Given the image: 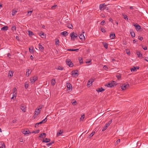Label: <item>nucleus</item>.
<instances>
[{
  "label": "nucleus",
  "instance_id": "obj_1",
  "mask_svg": "<svg viewBox=\"0 0 148 148\" xmlns=\"http://www.w3.org/2000/svg\"><path fill=\"white\" fill-rule=\"evenodd\" d=\"M42 141L44 143H48L47 144V145L49 147L50 146L52 145L54 143V141H52L51 142H50V139H41Z\"/></svg>",
  "mask_w": 148,
  "mask_h": 148
},
{
  "label": "nucleus",
  "instance_id": "obj_2",
  "mask_svg": "<svg viewBox=\"0 0 148 148\" xmlns=\"http://www.w3.org/2000/svg\"><path fill=\"white\" fill-rule=\"evenodd\" d=\"M70 37H71V40L72 41H74L75 40V38H76L78 37V35L76 34L74 32H72L70 35Z\"/></svg>",
  "mask_w": 148,
  "mask_h": 148
},
{
  "label": "nucleus",
  "instance_id": "obj_3",
  "mask_svg": "<svg viewBox=\"0 0 148 148\" xmlns=\"http://www.w3.org/2000/svg\"><path fill=\"white\" fill-rule=\"evenodd\" d=\"M22 133L24 134L25 135L27 136L29 134L31 133V132L27 129H23L22 131Z\"/></svg>",
  "mask_w": 148,
  "mask_h": 148
},
{
  "label": "nucleus",
  "instance_id": "obj_4",
  "mask_svg": "<svg viewBox=\"0 0 148 148\" xmlns=\"http://www.w3.org/2000/svg\"><path fill=\"white\" fill-rule=\"evenodd\" d=\"M116 82H115L113 81L111 83H110L108 84H105V85L106 86H107L108 87L111 88L113 87L114 86V85H116Z\"/></svg>",
  "mask_w": 148,
  "mask_h": 148
},
{
  "label": "nucleus",
  "instance_id": "obj_5",
  "mask_svg": "<svg viewBox=\"0 0 148 148\" xmlns=\"http://www.w3.org/2000/svg\"><path fill=\"white\" fill-rule=\"evenodd\" d=\"M129 87V85L128 84H123L121 86V88L123 90H125L128 88Z\"/></svg>",
  "mask_w": 148,
  "mask_h": 148
},
{
  "label": "nucleus",
  "instance_id": "obj_6",
  "mask_svg": "<svg viewBox=\"0 0 148 148\" xmlns=\"http://www.w3.org/2000/svg\"><path fill=\"white\" fill-rule=\"evenodd\" d=\"M42 108V107L39 106L38 108L36 109L34 115L37 116L39 114H40V112L41 109Z\"/></svg>",
  "mask_w": 148,
  "mask_h": 148
},
{
  "label": "nucleus",
  "instance_id": "obj_7",
  "mask_svg": "<svg viewBox=\"0 0 148 148\" xmlns=\"http://www.w3.org/2000/svg\"><path fill=\"white\" fill-rule=\"evenodd\" d=\"M37 79L38 77L36 76H34L33 77L30 78V81L31 83L33 84Z\"/></svg>",
  "mask_w": 148,
  "mask_h": 148
},
{
  "label": "nucleus",
  "instance_id": "obj_8",
  "mask_svg": "<svg viewBox=\"0 0 148 148\" xmlns=\"http://www.w3.org/2000/svg\"><path fill=\"white\" fill-rule=\"evenodd\" d=\"M95 80V78H93L90 79L88 82L87 83L88 86H91L92 84V83Z\"/></svg>",
  "mask_w": 148,
  "mask_h": 148
},
{
  "label": "nucleus",
  "instance_id": "obj_9",
  "mask_svg": "<svg viewBox=\"0 0 148 148\" xmlns=\"http://www.w3.org/2000/svg\"><path fill=\"white\" fill-rule=\"evenodd\" d=\"M106 5L105 3L101 4L99 5V8L101 10H103L105 8V7Z\"/></svg>",
  "mask_w": 148,
  "mask_h": 148
},
{
  "label": "nucleus",
  "instance_id": "obj_10",
  "mask_svg": "<svg viewBox=\"0 0 148 148\" xmlns=\"http://www.w3.org/2000/svg\"><path fill=\"white\" fill-rule=\"evenodd\" d=\"M134 26L135 27L137 31H138L141 28L140 25L137 24L134 25Z\"/></svg>",
  "mask_w": 148,
  "mask_h": 148
},
{
  "label": "nucleus",
  "instance_id": "obj_11",
  "mask_svg": "<svg viewBox=\"0 0 148 148\" xmlns=\"http://www.w3.org/2000/svg\"><path fill=\"white\" fill-rule=\"evenodd\" d=\"M26 106H21V109L23 112H25L26 111Z\"/></svg>",
  "mask_w": 148,
  "mask_h": 148
},
{
  "label": "nucleus",
  "instance_id": "obj_12",
  "mask_svg": "<svg viewBox=\"0 0 148 148\" xmlns=\"http://www.w3.org/2000/svg\"><path fill=\"white\" fill-rule=\"evenodd\" d=\"M66 85L67 88H69V89L72 88V85L69 83H67L66 84Z\"/></svg>",
  "mask_w": 148,
  "mask_h": 148
},
{
  "label": "nucleus",
  "instance_id": "obj_13",
  "mask_svg": "<svg viewBox=\"0 0 148 148\" xmlns=\"http://www.w3.org/2000/svg\"><path fill=\"white\" fill-rule=\"evenodd\" d=\"M5 147V145L3 142H0V148H4Z\"/></svg>",
  "mask_w": 148,
  "mask_h": 148
},
{
  "label": "nucleus",
  "instance_id": "obj_14",
  "mask_svg": "<svg viewBox=\"0 0 148 148\" xmlns=\"http://www.w3.org/2000/svg\"><path fill=\"white\" fill-rule=\"evenodd\" d=\"M105 90V89L103 88H99L96 90V91L98 92H101Z\"/></svg>",
  "mask_w": 148,
  "mask_h": 148
},
{
  "label": "nucleus",
  "instance_id": "obj_15",
  "mask_svg": "<svg viewBox=\"0 0 148 148\" xmlns=\"http://www.w3.org/2000/svg\"><path fill=\"white\" fill-rule=\"evenodd\" d=\"M79 38L80 39L83 40H84L85 39V37L83 35V34H81L80 35V36H79Z\"/></svg>",
  "mask_w": 148,
  "mask_h": 148
},
{
  "label": "nucleus",
  "instance_id": "obj_16",
  "mask_svg": "<svg viewBox=\"0 0 148 148\" xmlns=\"http://www.w3.org/2000/svg\"><path fill=\"white\" fill-rule=\"evenodd\" d=\"M69 34V33L66 31H64L61 33V34L63 35V36H66V35H67Z\"/></svg>",
  "mask_w": 148,
  "mask_h": 148
},
{
  "label": "nucleus",
  "instance_id": "obj_17",
  "mask_svg": "<svg viewBox=\"0 0 148 148\" xmlns=\"http://www.w3.org/2000/svg\"><path fill=\"white\" fill-rule=\"evenodd\" d=\"M31 71H32L29 72V69H27V71L26 73V75L27 77H28L29 76V74L31 73Z\"/></svg>",
  "mask_w": 148,
  "mask_h": 148
},
{
  "label": "nucleus",
  "instance_id": "obj_18",
  "mask_svg": "<svg viewBox=\"0 0 148 148\" xmlns=\"http://www.w3.org/2000/svg\"><path fill=\"white\" fill-rule=\"evenodd\" d=\"M67 27L70 28L72 29L73 28V26L71 24H70V23H69L68 24H67Z\"/></svg>",
  "mask_w": 148,
  "mask_h": 148
},
{
  "label": "nucleus",
  "instance_id": "obj_19",
  "mask_svg": "<svg viewBox=\"0 0 148 148\" xmlns=\"http://www.w3.org/2000/svg\"><path fill=\"white\" fill-rule=\"evenodd\" d=\"M102 44L103 45L104 47L106 49H107L108 48V44L107 43H105L104 42H102Z\"/></svg>",
  "mask_w": 148,
  "mask_h": 148
},
{
  "label": "nucleus",
  "instance_id": "obj_20",
  "mask_svg": "<svg viewBox=\"0 0 148 148\" xmlns=\"http://www.w3.org/2000/svg\"><path fill=\"white\" fill-rule=\"evenodd\" d=\"M73 76H74L75 75H77V76L78 75V71L77 70H76L74 71V72L72 74Z\"/></svg>",
  "mask_w": 148,
  "mask_h": 148
},
{
  "label": "nucleus",
  "instance_id": "obj_21",
  "mask_svg": "<svg viewBox=\"0 0 148 148\" xmlns=\"http://www.w3.org/2000/svg\"><path fill=\"white\" fill-rule=\"evenodd\" d=\"M8 27L7 26H5L1 28V30H2L6 31L8 30Z\"/></svg>",
  "mask_w": 148,
  "mask_h": 148
},
{
  "label": "nucleus",
  "instance_id": "obj_22",
  "mask_svg": "<svg viewBox=\"0 0 148 148\" xmlns=\"http://www.w3.org/2000/svg\"><path fill=\"white\" fill-rule=\"evenodd\" d=\"M56 83L55 79H53L51 81V84L52 85L54 86Z\"/></svg>",
  "mask_w": 148,
  "mask_h": 148
},
{
  "label": "nucleus",
  "instance_id": "obj_23",
  "mask_svg": "<svg viewBox=\"0 0 148 148\" xmlns=\"http://www.w3.org/2000/svg\"><path fill=\"white\" fill-rule=\"evenodd\" d=\"M112 120H111L110 121H109L108 123H107L105 126L108 127L112 123Z\"/></svg>",
  "mask_w": 148,
  "mask_h": 148
},
{
  "label": "nucleus",
  "instance_id": "obj_24",
  "mask_svg": "<svg viewBox=\"0 0 148 148\" xmlns=\"http://www.w3.org/2000/svg\"><path fill=\"white\" fill-rule=\"evenodd\" d=\"M40 36L42 38H45V35L44 34L43 32H41L40 34Z\"/></svg>",
  "mask_w": 148,
  "mask_h": 148
},
{
  "label": "nucleus",
  "instance_id": "obj_25",
  "mask_svg": "<svg viewBox=\"0 0 148 148\" xmlns=\"http://www.w3.org/2000/svg\"><path fill=\"white\" fill-rule=\"evenodd\" d=\"M39 48L40 50H43L44 48L42 46V45L40 44H39Z\"/></svg>",
  "mask_w": 148,
  "mask_h": 148
},
{
  "label": "nucleus",
  "instance_id": "obj_26",
  "mask_svg": "<svg viewBox=\"0 0 148 148\" xmlns=\"http://www.w3.org/2000/svg\"><path fill=\"white\" fill-rule=\"evenodd\" d=\"M79 50L78 49H68L67 51H78Z\"/></svg>",
  "mask_w": 148,
  "mask_h": 148
},
{
  "label": "nucleus",
  "instance_id": "obj_27",
  "mask_svg": "<svg viewBox=\"0 0 148 148\" xmlns=\"http://www.w3.org/2000/svg\"><path fill=\"white\" fill-rule=\"evenodd\" d=\"M122 15L124 17V18L125 20H126L127 21L128 20V18H127V15H126L125 14H122Z\"/></svg>",
  "mask_w": 148,
  "mask_h": 148
},
{
  "label": "nucleus",
  "instance_id": "obj_28",
  "mask_svg": "<svg viewBox=\"0 0 148 148\" xmlns=\"http://www.w3.org/2000/svg\"><path fill=\"white\" fill-rule=\"evenodd\" d=\"M17 11L16 10L14 9L12 10V14L13 16L17 12Z\"/></svg>",
  "mask_w": 148,
  "mask_h": 148
},
{
  "label": "nucleus",
  "instance_id": "obj_29",
  "mask_svg": "<svg viewBox=\"0 0 148 148\" xmlns=\"http://www.w3.org/2000/svg\"><path fill=\"white\" fill-rule=\"evenodd\" d=\"M115 37V34H110V37L111 39H113Z\"/></svg>",
  "mask_w": 148,
  "mask_h": 148
},
{
  "label": "nucleus",
  "instance_id": "obj_30",
  "mask_svg": "<svg viewBox=\"0 0 148 148\" xmlns=\"http://www.w3.org/2000/svg\"><path fill=\"white\" fill-rule=\"evenodd\" d=\"M33 12V10L28 11L27 13V15L28 16H30L31 15L32 12Z\"/></svg>",
  "mask_w": 148,
  "mask_h": 148
},
{
  "label": "nucleus",
  "instance_id": "obj_31",
  "mask_svg": "<svg viewBox=\"0 0 148 148\" xmlns=\"http://www.w3.org/2000/svg\"><path fill=\"white\" fill-rule=\"evenodd\" d=\"M13 73L12 71H9L8 73V76L11 77L13 76Z\"/></svg>",
  "mask_w": 148,
  "mask_h": 148
},
{
  "label": "nucleus",
  "instance_id": "obj_32",
  "mask_svg": "<svg viewBox=\"0 0 148 148\" xmlns=\"http://www.w3.org/2000/svg\"><path fill=\"white\" fill-rule=\"evenodd\" d=\"M131 70L132 72H135L136 71V69L135 67H134L133 68H131Z\"/></svg>",
  "mask_w": 148,
  "mask_h": 148
},
{
  "label": "nucleus",
  "instance_id": "obj_33",
  "mask_svg": "<svg viewBox=\"0 0 148 148\" xmlns=\"http://www.w3.org/2000/svg\"><path fill=\"white\" fill-rule=\"evenodd\" d=\"M95 132H92L90 135L88 136V138H91L95 134Z\"/></svg>",
  "mask_w": 148,
  "mask_h": 148
},
{
  "label": "nucleus",
  "instance_id": "obj_34",
  "mask_svg": "<svg viewBox=\"0 0 148 148\" xmlns=\"http://www.w3.org/2000/svg\"><path fill=\"white\" fill-rule=\"evenodd\" d=\"M130 34H131V36L132 37H134L135 36V33L133 32H130Z\"/></svg>",
  "mask_w": 148,
  "mask_h": 148
},
{
  "label": "nucleus",
  "instance_id": "obj_35",
  "mask_svg": "<svg viewBox=\"0 0 148 148\" xmlns=\"http://www.w3.org/2000/svg\"><path fill=\"white\" fill-rule=\"evenodd\" d=\"M137 54L138 57H142V54L140 53L139 52H137Z\"/></svg>",
  "mask_w": 148,
  "mask_h": 148
},
{
  "label": "nucleus",
  "instance_id": "obj_36",
  "mask_svg": "<svg viewBox=\"0 0 148 148\" xmlns=\"http://www.w3.org/2000/svg\"><path fill=\"white\" fill-rule=\"evenodd\" d=\"M39 130H38L35 131H32L31 132V133H35V134H37L39 133Z\"/></svg>",
  "mask_w": 148,
  "mask_h": 148
},
{
  "label": "nucleus",
  "instance_id": "obj_37",
  "mask_svg": "<svg viewBox=\"0 0 148 148\" xmlns=\"http://www.w3.org/2000/svg\"><path fill=\"white\" fill-rule=\"evenodd\" d=\"M71 62V60L69 59H68L66 60V64L68 65L70 64V63Z\"/></svg>",
  "mask_w": 148,
  "mask_h": 148
},
{
  "label": "nucleus",
  "instance_id": "obj_38",
  "mask_svg": "<svg viewBox=\"0 0 148 148\" xmlns=\"http://www.w3.org/2000/svg\"><path fill=\"white\" fill-rule=\"evenodd\" d=\"M79 60L80 64H82L83 63V59L82 58H79Z\"/></svg>",
  "mask_w": 148,
  "mask_h": 148
},
{
  "label": "nucleus",
  "instance_id": "obj_39",
  "mask_svg": "<svg viewBox=\"0 0 148 148\" xmlns=\"http://www.w3.org/2000/svg\"><path fill=\"white\" fill-rule=\"evenodd\" d=\"M59 41L58 39H56V45H59Z\"/></svg>",
  "mask_w": 148,
  "mask_h": 148
},
{
  "label": "nucleus",
  "instance_id": "obj_40",
  "mask_svg": "<svg viewBox=\"0 0 148 148\" xmlns=\"http://www.w3.org/2000/svg\"><path fill=\"white\" fill-rule=\"evenodd\" d=\"M28 34L29 36H31L34 35V34L32 32L29 31L28 32Z\"/></svg>",
  "mask_w": 148,
  "mask_h": 148
},
{
  "label": "nucleus",
  "instance_id": "obj_41",
  "mask_svg": "<svg viewBox=\"0 0 148 148\" xmlns=\"http://www.w3.org/2000/svg\"><path fill=\"white\" fill-rule=\"evenodd\" d=\"M16 90H17L16 88H14L13 90V93L14 94H15V93H16Z\"/></svg>",
  "mask_w": 148,
  "mask_h": 148
},
{
  "label": "nucleus",
  "instance_id": "obj_42",
  "mask_svg": "<svg viewBox=\"0 0 148 148\" xmlns=\"http://www.w3.org/2000/svg\"><path fill=\"white\" fill-rule=\"evenodd\" d=\"M85 117V115L84 114L82 115L81 116V117L80 118V120L81 121H82L84 119Z\"/></svg>",
  "mask_w": 148,
  "mask_h": 148
},
{
  "label": "nucleus",
  "instance_id": "obj_43",
  "mask_svg": "<svg viewBox=\"0 0 148 148\" xmlns=\"http://www.w3.org/2000/svg\"><path fill=\"white\" fill-rule=\"evenodd\" d=\"M12 30L13 31H14V30H16V27L15 26H13L12 27Z\"/></svg>",
  "mask_w": 148,
  "mask_h": 148
},
{
  "label": "nucleus",
  "instance_id": "obj_44",
  "mask_svg": "<svg viewBox=\"0 0 148 148\" xmlns=\"http://www.w3.org/2000/svg\"><path fill=\"white\" fill-rule=\"evenodd\" d=\"M57 69L58 70H62L63 69V68L61 66H59L58 67Z\"/></svg>",
  "mask_w": 148,
  "mask_h": 148
},
{
  "label": "nucleus",
  "instance_id": "obj_45",
  "mask_svg": "<svg viewBox=\"0 0 148 148\" xmlns=\"http://www.w3.org/2000/svg\"><path fill=\"white\" fill-rule=\"evenodd\" d=\"M47 118L46 117L45 119L42 120L41 121L42 123H45L47 121Z\"/></svg>",
  "mask_w": 148,
  "mask_h": 148
},
{
  "label": "nucleus",
  "instance_id": "obj_46",
  "mask_svg": "<svg viewBox=\"0 0 148 148\" xmlns=\"http://www.w3.org/2000/svg\"><path fill=\"white\" fill-rule=\"evenodd\" d=\"M68 66L70 67H72L73 66V64L71 61Z\"/></svg>",
  "mask_w": 148,
  "mask_h": 148
},
{
  "label": "nucleus",
  "instance_id": "obj_47",
  "mask_svg": "<svg viewBox=\"0 0 148 148\" xmlns=\"http://www.w3.org/2000/svg\"><path fill=\"white\" fill-rule=\"evenodd\" d=\"M62 133V132L61 130L60 131L57 133V136H58L60 135Z\"/></svg>",
  "mask_w": 148,
  "mask_h": 148
},
{
  "label": "nucleus",
  "instance_id": "obj_48",
  "mask_svg": "<svg viewBox=\"0 0 148 148\" xmlns=\"http://www.w3.org/2000/svg\"><path fill=\"white\" fill-rule=\"evenodd\" d=\"M116 77L118 79H119L121 77V76L120 75H117Z\"/></svg>",
  "mask_w": 148,
  "mask_h": 148
},
{
  "label": "nucleus",
  "instance_id": "obj_49",
  "mask_svg": "<svg viewBox=\"0 0 148 148\" xmlns=\"http://www.w3.org/2000/svg\"><path fill=\"white\" fill-rule=\"evenodd\" d=\"M16 94L15 93L14 94H13V97L11 98L12 99H13L14 97H16Z\"/></svg>",
  "mask_w": 148,
  "mask_h": 148
},
{
  "label": "nucleus",
  "instance_id": "obj_50",
  "mask_svg": "<svg viewBox=\"0 0 148 148\" xmlns=\"http://www.w3.org/2000/svg\"><path fill=\"white\" fill-rule=\"evenodd\" d=\"M57 7V5H55L54 6H53L51 7V9L52 10H54L56 8V7Z\"/></svg>",
  "mask_w": 148,
  "mask_h": 148
},
{
  "label": "nucleus",
  "instance_id": "obj_51",
  "mask_svg": "<svg viewBox=\"0 0 148 148\" xmlns=\"http://www.w3.org/2000/svg\"><path fill=\"white\" fill-rule=\"evenodd\" d=\"M32 48H33V47H32V49H31L30 48H29V52L30 53H32L34 51Z\"/></svg>",
  "mask_w": 148,
  "mask_h": 148
},
{
  "label": "nucleus",
  "instance_id": "obj_52",
  "mask_svg": "<svg viewBox=\"0 0 148 148\" xmlns=\"http://www.w3.org/2000/svg\"><path fill=\"white\" fill-rule=\"evenodd\" d=\"M120 139H118V140L116 142V144H117L118 143H119L120 142Z\"/></svg>",
  "mask_w": 148,
  "mask_h": 148
},
{
  "label": "nucleus",
  "instance_id": "obj_53",
  "mask_svg": "<svg viewBox=\"0 0 148 148\" xmlns=\"http://www.w3.org/2000/svg\"><path fill=\"white\" fill-rule=\"evenodd\" d=\"M101 31L103 33H105L106 32L105 30L103 28L101 29Z\"/></svg>",
  "mask_w": 148,
  "mask_h": 148
},
{
  "label": "nucleus",
  "instance_id": "obj_54",
  "mask_svg": "<svg viewBox=\"0 0 148 148\" xmlns=\"http://www.w3.org/2000/svg\"><path fill=\"white\" fill-rule=\"evenodd\" d=\"M103 68L105 70H107L108 69V67L106 65L104 66Z\"/></svg>",
  "mask_w": 148,
  "mask_h": 148
},
{
  "label": "nucleus",
  "instance_id": "obj_55",
  "mask_svg": "<svg viewBox=\"0 0 148 148\" xmlns=\"http://www.w3.org/2000/svg\"><path fill=\"white\" fill-rule=\"evenodd\" d=\"M105 23V21L104 20L102 21L101 23V25H104Z\"/></svg>",
  "mask_w": 148,
  "mask_h": 148
},
{
  "label": "nucleus",
  "instance_id": "obj_56",
  "mask_svg": "<svg viewBox=\"0 0 148 148\" xmlns=\"http://www.w3.org/2000/svg\"><path fill=\"white\" fill-rule=\"evenodd\" d=\"M39 137L40 138H43V133L42 134H41L40 135Z\"/></svg>",
  "mask_w": 148,
  "mask_h": 148
},
{
  "label": "nucleus",
  "instance_id": "obj_57",
  "mask_svg": "<svg viewBox=\"0 0 148 148\" xmlns=\"http://www.w3.org/2000/svg\"><path fill=\"white\" fill-rule=\"evenodd\" d=\"M107 127H106V126H105L103 127V129H102V131H104L106 130Z\"/></svg>",
  "mask_w": 148,
  "mask_h": 148
},
{
  "label": "nucleus",
  "instance_id": "obj_58",
  "mask_svg": "<svg viewBox=\"0 0 148 148\" xmlns=\"http://www.w3.org/2000/svg\"><path fill=\"white\" fill-rule=\"evenodd\" d=\"M46 134L45 133H43V138H45L46 136Z\"/></svg>",
  "mask_w": 148,
  "mask_h": 148
},
{
  "label": "nucleus",
  "instance_id": "obj_59",
  "mask_svg": "<svg viewBox=\"0 0 148 148\" xmlns=\"http://www.w3.org/2000/svg\"><path fill=\"white\" fill-rule=\"evenodd\" d=\"M28 84H26L25 85V88L27 89L28 88Z\"/></svg>",
  "mask_w": 148,
  "mask_h": 148
},
{
  "label": "nucleus",
  "instance_id": "obj_60",
  "mask_svg": "<svg viewBox=\"0 0 148 148\" xmlns=\"http://www.w3.org/2000/svg\"><path fill=\"white\" fill-rule=\"evenodd\" d=\"M91 60H90L89 61H86V63H90V64H91Z\"/></svg>",
  "mask_w": 148,
  "mask_h": 148
},
{
  "label": "nucleus",
  "instance_id": "obj_61",
  "mask_svg": "<svg viewBox=\"0 0 148 148\" xmlns=\"http://www.w3.org/2000/svg\"><path fill=\"white\" fill-rule=\"evenodd\" d=\"M77 103V101H75L73 102L72 103L73 105H76V104Z\"/></svg>",
  "mask_w": 148,
  "mask_h": 148
},
{
  "label": "nucleus",
  "instance_id": "obj_62",
  "mask_svg": "<svg viewBox=\"0 0 148 148\" xmlns=\"http://www.w3.org/2000/svg\"><path fill=\"white\" fill-rule=\"evenodd\" d=\"M37 123H36L35 125V127L36 128H37L38 127V124Z\"/></svg>",
  "mask_w": 148,
  "mask_h": 148
},
{
  "label": "nucleus",
  "instance_id": "obj_63",
  "mask_svg": "<svg viewBox=\"0 0 148 148\" xmlns=\"http://www.w3.org/2000/svg\"><path fill=\"white\" fill-rule=\"evenodd\" d=\"M138 39H139V40H140V41H142L143 40V38L142 37H140V38H138Z\"/></svg>",
  "mask_w": 148,
  "mask_h": 148
},
{
  "label": "nucleus",
  "instance_id": "obj_64",
  "mask_svg": "<svg viewBox=\"0 0 148 148\" xmlns=\"http://www.w3.org/2000/svg\"><path fill=\"white\" fill-rule=\"evenodd\" d=\"M143 48L145 50H146L147 49V48L146 47H143Z\"/></svg>",
  "mask_w": 148,
  "mask_h": 148
}]
</instances>
